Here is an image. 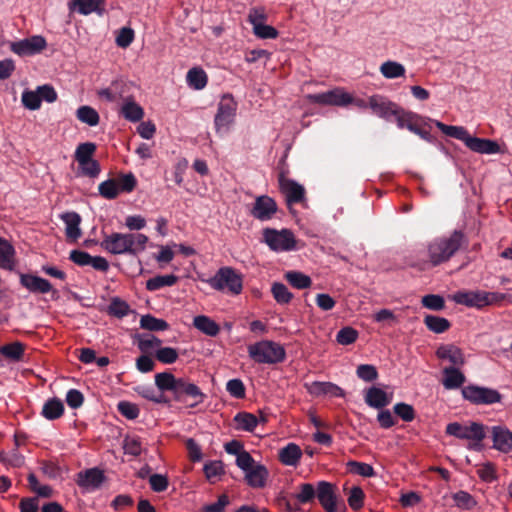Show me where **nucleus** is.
I'll return each mask as SVG.
<instances>
[{"mask_svg":"<svg viewBox=\"0 0 512 512\" xmlns=\"http://www.w3.org/2000/svg\"><path fill=\"white\" fill-rule=\"evenodd\" d=\"M468 245V238L462 230L434 238L427 245L428 262L439 266L448 262L460 249Z\"/></svg>","mask_w":512,"mask_h":512,"instance_id":"1","label":"nucleus"},{"mask_svg":"<svg viewBox=\"0 0 512 512\" xmlns=\"http://www.w3.org/2000/svg\"><path fill=\"white\" fill-rule=\"evenodd\" d=\"M149 238L142 233H118L106 235L102 247L114 255L129 254L136 256L146 249Z\"/></svg>","mask_w":512,"mask_h":512,"instance_id":"2","label":"nucleus"},{"mask_svg":"<svg viewBox=\"0 0 512 512\" xmlns=\"http://www.w3.org/2000/svg\"><path fill=\"white\" fill-rule=\"evenodd\" d=\"M486 426L479 422H470L469 425H463L458 422L449 423L446 426V434L454 436L461 440H470L468 448L480 451L482 441L486 437Z\"/></svg>","mask_w":512,"mask_h":512,"instance_id":"3","label":"nucleus"},{"mask_svg":"<svg viewBox=\"0 0 512 512\" xmlns=\"http://www.w3.org/2000/svg\"><path fill=\"white\" fill-rule=\"evenodd\" d=\"M249 356L257 363L277 364L285 360L284 347L270 340H263L248 347Z\"/></svg>","mask_w":512,"mask_h":512,"instance_id":"4","label":"nucleus"},{"mask_svg":"<svg viewBox=\"0 0 512 512\" xmlns=\"http://www.w3.org/2000/svg\"><path fill=\"white\" fill-rule=\"evenodd\" d=\"M137 185V179L131 172L119 174L116 178H110L101 182L98 186L99 194L108 200L117 198L120 193H131Z\"/></svg>","mask_w":512,"mask_h":512,"instance_id":"5","label":"nucleus"},{"mask_svg":"<svg viewBox=\"0 0 512 512\" xmlns=\"http://www.w3.org/2000/svg\"><path fill=\"white\" fill-rule=\"evenodd\" d=\"M206 282L211 288L217 291L227 290L234 295L240 294L243 288L241 275L231 267L220 268L216 274L206 280Z\"/></svg>","mask_w":512,"mask_h":512,"instance_id":"6","label":"nucleus"},{"mask_svg":"<svg viewBox=\"0 0 512 512\" xmlns=\"http://www.w3.org/2000/svg\"><path fill=\"white\" fill-rule=\"evenodd\" d=\"M464 400L473 405H493L502 401L503 395L496 389L469 384L461 390Z\"/></svg>","mask_w":512,"mask_h":512,"instance_id":"7","label":"nucleus"},{"mask_svg":"<svg viewBox=\"0 0 512 512\" xmlns=\"http://www.w3.org/2000/svg\"><path fill=\"white\" fill-rule=\"evenodd\" d=\"M263 239L268 247L275 252L296 250V239L293 232L289 229L280 231L273 228L263 230Z\"/></svg>","mask_w":512,"mask_h":512,"instance_id":"8","label":"nucleus"},{"mask_svg":"<svg viewBox=\"0 0 512 512\" xmlns=\"http://www.w3.org/2000/svg\"><path fill=\"white\" fill-rule=\"evenodd\" d=\"M236 110L237 103L233 97L231 95L223 96L214 118L215 130L218 134L223 135L229 131L235 120Z\"/></svg>","mask_w":512,"mask_h":512,"instance_id":"9","label":"nucleus"},{"mask_svg":"<svg viewBox=\"0 0 512 512\" xmlns=\"http://www.w3.org/2000/svg\"><path fill=\"white\" fill-rule=\"evenodd\" d=\"M205 397V394L197 385L188 382L184 378H178V384L174 392V399L176 401L187 402L188 399H191L188 406L194 408L198 404L202 403Z\"/></svg>","mask_w":512,"mask_h":512,"instance_id":"10","label":"nucleus"},{"mask_svg":"<svg viewBox=\"0 0 512 512\" xmlns=\"http://www.w3.org/2000/svg\"><path fill=\"white\" fill-rule=\"evenodd\" d=\"M307 99L310 103L320 105L346 106L352 102L350 94L341 89H334L323 93L308 94Z\"/></svg>","mask_w":512,"mask_h":512,"instance_id":"11","label":"nucleus"},{"mask_svg":"<svg viewBox=\"0 0 512 512\" xmlns=\"http://www.w3.org/2000/svg\"><path fill=\"white\" fill-rule=\"evenodd\" d=\"M47 46L44 37L35 35L20 41L12 42L10 49L19 56H32L40 53Z\"/></svg>","mask_w":512,"mask_h":512,"instance_id":"12","label":"nucleus"},{"mask_svg":"<svg viewBox=\"0 0 512 512\" xmlns=\"http://www.w3.org/2000/svg\"><path fill=\"white\" fill-rule=\"evenodd\" d=\"M277 211L278 206L276 201L268 195H261L256 197L250 209V215L263 222L271 220Z\"/></svg>","mask_w":512,"mask_h":512,"instance_id":"13","label":"nucleus"},{"mask_svg":"<svg viewBox=\"0 0 512 512\" xmlns=\"http://www.w3.org/2000/svg\"><path fill=\"white\" fill-rule=\"evenodd\" d=\"M316 498L326 512H339L336 486L334 484L327 481H319L317 483Z\"/></svg>","mask_w":512,"mask_h":512,"instance_id":"14","label":"nucleus"},{"mask_svg":"<svg viewBox=\"0 0 512 512\" xmlns=\"http://www.w3.org/2000/svg\"><path fill=\"white\" fill-rule=\"evenodd\" d=\"M20 284L29 292L34 294H57V290L53 289L52 284L42 277L30 273H20Z\"/></svg>","mask_w":512,"mask_h":512,"instance_id":"15","label":"nucleus"},{"mask_svg":"<svg viewBox=\"0 0 512 512\" xmlns=\"http://www.w3.org/2000/svg\"><path fill=\"white\" fill-rule=\"evenodd\" d=\"M368 106L375 115L387 121L391 120V117L394 116L397 108L399 107L398 104L381 95H373L369 97Z\"/></svg>","mask_w":512,"mask_h":512,"instance_id":"16","label":"nucleus"},{"mask_svg":"<svg viewBox=\"0 0 512 512\" xmlns=\"http://www.w3.org/2000/svg\"><path fill=\"white\" fill-rule=\"evenodd\" d=\"M279 187L285 195L288 205L301 203L305 199L304 187L292 179H287L281 175L279 177Z\"/></svg>","mask_w":512,"mask_h":512,"instance_id":"17","label":"nucleus"},{"mask_svg":"<svg viewBox=\"0 0 512 512\" xmlns=\"http://www.w3.org/2000/svg\"><path fill=\"white\" fill-rule=\"evenodd\" d=\"M487 429L491 433V439L493 442L492 448L502 453H509L512 451V432H510L507 427L497 425Z\"/></svg>","mask_w":512,"mask_h":512,"instance_id":"18","label":"nucleus"},{"mask_svg":"<svg viewBox=\"0 0 512 512\" xmlns=\"http://www.w3.org/2000/svg\"><path fill=\"white\" fill-rule=\"evenodd\" d=\"M105 481V475L99 468H90L77 474L76 483L86 489H97Z\"/></svg>","mask_w":512,"mask_h":512,"instance_id":"19","label":"nucleus"},{"mask_svg":"<svg viewBox=\"0 0 512 512\" xmlns=\"http://www.w3.org/2000/svg\"><path fill=\"white\" fill-rule=\"evenodd\" d=\"M484 291L481 290H461L456 292L452 299L455 303L467 307H475L481 309L484 307Z\"/></svg>","mask_w":512,"mask_h":512,"instance_id":"20","label":"nucleus"},{"mask_svg":"<svg viewBox=\"0 0 512 512\" xmlns=\"http://www.w3.org/2000/svg\"><path fill=\"white\" fill-rule=\"evenodd\" d=\"M308 392L316 397L322 395H330L332 397H345V391L338 385L332 382L314 381L310 384H305Z\"/></svg>","mask_w":512,"mask_h":512,"instance_id":"21","label":"nucleus"},{"mask_svg":"<svg viewBox=\"0 0 512 512\" xmlns=\"http://www.w3.org/2000/svg\"><path fill=\"white\" fill-rule=\"evenodd\" d=\"M364 400L369 407L382 409L391 403L392 395L381 388L372 386L365 390Z\"/></svg>","mask_w":512,"mask_h":512,"instance_id":"22","label":"nucleus"},{"mask_svg":"<svg viewBox=\"0 0 512 512\" xmlns=\"http://www.w3.org/2000/svg\"><path fill=\"white\" fill-rule=\"evenodd\" d=\"M268 477L269 472L267 468L259 463H257L253 468L245 472L246 483L250 487L255 489L265 487Z\"/></svg>","mask_w":512,"mask_h":512,"instance_id":"23","label":"nucleus"},{"mask_svg":"<svg viewBox=\"0 0 512 512\" xmlns=\"http://www.w3.org/2000/svg\"><path fill=\"white\" fill-rule=\"evenodd\" d=\"M436 356L441 360H448L453 366H462L465 363V358L462 350L453 345H441L436 350Z\"/></svg>","mask_w":512,"mask_h":512,"instance_id":"24","label":"nucleus"},{"mask_svg":"<svg viewBox=\"0 0 512 512\" xmlns=\"http://www.w3.org/2000/svg\"><path fill=\"white\" fill-rule=\"evenodd\" d=\"M465 145L472 151L481 154H495L500 150L499 144L490 139L469 136Z\"/></svg>","mask_w":512,"mask_h":512,"instance_id":"25","label":"nucleus"},{"mask_svg":"<svg viewBox=\"0 0 512 512\" xmlns=\"http://www.w3.org/2000/svg\"><path fill=\"white\" fill-rule=\"evenodd\" d=\"M104 0H70L68 7L70 11H77L82 15H89L93 12L101 14Z\"/></svg>","mask_w":512,"mask_h":512,"instance_id":"26","label":"nucleus"},{"mask_svg":"<svg viewBox=\"0 0 512 512\" xmlns=\"http://www.w3.org/2000/svg\"><path fill=\"white\" fill-rule=\"evenodd\" d=\"M61 219L64 221L66 228V237L72 241H76L82 235L80 229L81 217L76 212H67L61 215Z\"/></svg>","mask_w":512,"mask_h":512,"instance_id":"27","label":"nucleus"},{"mask_svg":"<svg viewBox=\"0 0 512 512\" xmlns=\"http://www.w3.org/2000/svg\"><path fill=\"white\" fill-rule=\"evenodd\" d=\"M442 384L447 390L460 388L466 381L465 375L456 367L450 366L443 369Z\"/></svg>","mask_w":512,"mask_h":512,"instance_id":"28","label":"nucleus"},{"mask_svg":"<svg viewBox=\"0 0 512 512\" xmlns=\"http://www.w3.org/2000/svg\"><path fill=\"white\" fill-rule=\"evenodd\" d=\"M15 248L4 238L0 237V268L8 271L15 269Z\"/></svg>","mask_w":512,"mask_h":512,"instance_id":"29","label":"nucleus"},{"mask_svg":"<svg viewBox=\"0 0 512 512\" xmlns=\"http://www.w3.org/2000/svg\"><path fill=\"white\" fill-rule=\"evenodd\" d=\"M301 456L302 451L295 443H289L279 451V460L287 466H296Z\"/></svg>","mask_w":512,"mask_h":512,"instance_id":"30","label":"nucleus"},{"mask_svg":"<svg viewBox=\"0 0 512 512\" xmlns=\"http://www.w3.org/2000/svg\"><path fill=\"white\" fill-rule=\"evenodd\" d=\"M64 414V404L59 398L48 399L43 407L41 415L47 420H56Z\"/></svg>","mask_w":512,"mask_h":512,"instance_id":"31","label":"nucleus"},{"mask_svg":"<svg viewBox=\"0 0 512 512\" xmlns=\"http://www.w3.org/2000/svg\"><path fill=\"white\" fill-rule=\"evenodd\" d=\"M193 325L202 333L214 337L220 332L219 325L208 316L199 315L194 317Z\"/></svg>","mask_w":512,"mask_h":512,"instance_id":"32","label":"nucleus"},{"mask_svg":"<svg viewBox=\"0 0 512 512\" xmlns=\"http://www.w3.org/2000/svg\"><path fill=\"white\" fill-rule=\"evenodd\" d=\"M18 443L16 442V448L11 451L5 452L0 451V462L7 468H20L25 463V457L17 450Z\"/></svg>","mask_w":512,"mask_h":512,"instance_id":"33","label":"nucleus"},{"mask_svg":"<svg viewBox=\"0 0 512 512\" xmlns=\"http://www.w3.org/2000/svg\"><path fill=\"white\" fill-rule=\"evenodd\" d=\"M234 422L236 423L237 430L253 432L259 420L252 413L239 412L235 415Z\"/></svg>","mask_w":512,"mask_h":512,"instance_id":"34","label":"nucleus"},{"mask_svg":"<svg viewBox=\"0 0 512 512\" xmlns=\"http://www.w3.org/2000/svg\"><path fill=\"white\" fill-rule=\"evenodd\" d=\"M24 351L25 345L18 341L0 347V354L14 362L22 360Z\"/></svg>","mask_w":512,"mask_h":512,"instance_id":"35","label":"nucleus"},{"mask_svg":"<svg viewBox=\"0 0 512 512\" xmlns=\"http://www.w3.org/2000/svg\"><path fill=\"white\" fill-rule=\"evenodd\" d=\"M436 127L445 135L461 140L464 143H466L468 137L470 136L469 132L466 128L462 126H452V125H446L440 121H435Z\"/></svg>","mask_w":512,"mask_h":512,"instance_id":"36","label":"nucleus"},{"mask_svg":"<svg viewBox=\"0 0 512 512\" xmlns=\"http://www.w3.org/2000/svg\"><path fill=\"white\" fill-rule=\"evenodd\" d=\"M125 86L124 81L115 80L107 88L98 91V95L101 98L106 99L109 102H114L119 98L123 97V87Z\"/></svg>","mask_w":512,"mask_h":512,"instance_id":"37","label":"nucleus"},{"mask_svg":"<svg viewBox=\"0 0 512 512\" xmlns=\"http://www.w3.org/2000/svg\"><path fill=\"white\" fill-rule=\"evenodd\" d=\"M284 278L296 289H306L312 285L311 278L299 271H288L285 273Z\"/></svg>","mask_w":512,"mask_h":512,"instance_id":"38","label":"nucleus"},{"mask_svg":"<svg viewBox=\"0 0 512 512\" xmlns=\"http://www.w3.org/2000/svg\"><path fill=\"white\" fill-rule=\"evenodd\" d=\"M423 322L430 331L436 334L444 333L451 326V323L446 318L430 314L424 317Z\"/></svg>","mask_w":512,"mask_h":512,"instance_id":"39","label":"nucleus"},{"mask_svg":"<svg viewBox=\"0 0 512 512\" xmlns=\"http://www.w3.org/2000/svg\"><path fill=\"white\" fill-rule=\"evenodd\" d=\"M380 72L387 79H395L404 77L406 69L401 63L389 60L381 64Z\"/></svg>","mask_w":512,"mask_h":512,"instance_id":"40","label":"nucleus"},{"mask_svg":"<svg viewBox=\"0 0 512 512\" xmlns=\"http://www.w3.org/2000/svg\"><path fill=\"white\" fill-rule=\"evenodd\" d=\"M178 384V378H176L172 373L162 372L155 375V385L161 391H171L175 392Z\"/></svg>","mask_w":512,"mask_h":512,"instance_id":"41","label":"nucleus"},{"mask_svg":"<svg viewBox=\"0 0 512 512\" xmlns=\"http://www.w3.org/2000/svg\"><path fill=\"white\" fill-rule=\"evenodd\" d=\"M140 327L148 331L157 332L167 330L169 324L163 319L156 318L151 314H146L140 318Z\"/></svg>","mask_w":512,"mask_h":512,"instance_id":"42","label":"nucleus"},{"mask_svg":"<svg viewBox=\"0 0 512 512\" xmlns=\"http://www.w3.org/2000/svg\"><path fill=\"white\" fill-rule=\"evenodd\" d=\"M123 117L131 122H138L144 116L143 108L133 100L126 101L121 108Z\"/></svg>","mask_w":512,"mask_h":512,"instance_id":"43","label":"nucleus"},{"mask_svg":"<svg viewBox=\"0 0 512 512\" xmlns=\"http://www.w3.org/2000/svg\"><path fill=\"white\" fill-rule=\"evenodd\" d=\"M177 281L178 277L173 274L158 275L147 280L146 289L149 291H156L165 286H173Z\"/></svg>","mask_w":512,"mask_h":512,"instance_id":"44","label":"nucleus"},{"mask_svg":"<svg viewBox=\"0 0 512 512\" xmlns=\"http://www.w3.org/2000/svg\"><path fill=\"white\" fill-rule=\"evenodd\" d=\"M97 146L93 142L80 143L74 153V158L78 164H84L87 160L93 159Z\"/></svg>","mask_w":512,"mask_h":512,"instance_id":"45","label":"nucleus"},{"mask_svg":"<svg viewBox=\"0 0 512 512\" xmlns=\"http://www.w3.org/2000/svg\"><path fill=\"white\" fill-rule=\"evenodd\" d=\"M76 117L82 123L89 126H96L99 123L100 117L98 112L90 106H81L76 111Z\"/></svg>","mask_w":512,"mask_h":512,"instance_id":"46","label":"nucleus"},{"mask_svg":"<svg viewBox=\"0 0 512 512\" xmlns=\"http://www.w3.org/2000/svg\"><path fill=\"white\" fill-rule=\"evenodd\" d=\"M317 496V487L311 483H302L298 486V493L295 498L300 504H308L314 502Z\"/></svg>","mask_w":512,"mask_h":512,"instance_id":"47","label":"nucleus"},{"mask_svg":"<svg viewBox=\"0 0 512 512\" xmlns=\"http://www.w3.org/2000/svg\"><path fill=\"white\" fill-rule=\"evenodd\" d=\"M393 117L400 129H408L409 125L412 124L413 119H422L421 115L412 111H407L400 106L397 108Z\"/></svg>","mask_w":512,"mask_h":512,"instance_id":"48","label":"nucleus"},{"mask_svg":"<svg viewBox=\"0 0 512 512\" xmlns=\"http://www.w3.org/2000/svg\"><path fill=\"white\" fill-rule=\"evenodd\" d=\"M207 80V75L201 68H192L187 73V82L194 89H203L207 84Z\"/></svg>","mask_w":512,"mask_h":512,"instance_id":"49","label":"nucleus"},{"mask_svg":"<svg viewBox=\"0 0 512 512\" xmlns=\"http://www.w3.org/2000/svg\"><path fill=\"white\" fill-rule=\"evenodd\" d=\"M271 293L278 304H288L292 298L293 294L288 290V288L280 282H275L272 284Z\"/></svg>","mask_w":512,"mask_h":512,"instance_id":"50","label":"nucleus"},{"mask_svg":"<svg viewBox=\"0 0 512 512\" xmlns=\"http://www.w3.org/2000/svg\"><path fill=\"white\" fill-rule=\"evenodd\" d=\"M347 467L351 473L356 475H360L363 477L375 476L374 468L370 464L364 462L351 460L347 463Z\"/></svg>","mask_w":512,"mask_h":512,"instance_id":"51","label":"nucleus"},{"mask_svg":"<svg viewBox=\"0 0 512 512\" xmlns=\"http://www.w3.org/2000/svg\"><path fill=\"white\" fill-rule=\"evenodd\" d=\"M456 506L463 510H470L476 506V501L471 494L466 491H458L452 496Z\"/></svg>","mask_w":512,"mask_h":512,"instance_id":"52","label":"nucleus"},{"mask_svg":"<svg viewBox=\"0 0 512 512\" xmlns=\"http://www.w3.org/2000/svg\"><path fill=\"white\" fill-rule=\"evenodd\" d=\"M421 303L423 307L433 311H441L445 308V300L438 294H427L423 296Z\"/></svg>","mask_w":512,"mask_h":512,"instance_id":"53","label":"nucleus"},{"mask_svg":"<svg viewBox=\"0 0 512 512\" xmlns=\"http://www.w3.org/2000/svg\"><path fill=\"white\" fill-rule=\"evenodd\" d=\"M394 413L405 422H411L415 419V410L412 405L400 402L393 407Z\"/></svg>","mask_w":512,"mask_h":512,"instance_id":"54","label":"nucleus"},{"mask_svg":"<svg viewBox=\"0 0 512 512\" xmlns=\"http://www.w3.org/2000/svg\"><path fill=\"white\" fill-rule=\"evenodd\" d=\"M162 340L154 335H138V348L143 353L149 352L155 347H160Z\"/></svg>","mask_w":512,"mask_h":512,"instance_id":"55","label":"nucleus"},{"mask_svg":"<svg viewBox=\"0 0 512 512\" xmlns=\"http://www.w3.org/2000/svg\"><path fill=\"white\" fill-rule=\"evenodd\" d=\"M156 359L164 364H173L177 361L179 354L175 348L160 347L156 351Z\"/></svg>","mask_w":512,"mask_h":512,"instance_id":"56","label":"nucleus"},{"mask_svg":"<svg viewBox=\"0 0 512 512\" xmlns=\"http://www.w3.org/2000/svg\"><path fill=\"white\" fill-rule=\"evenodd\" d=\"M356 375L365 382L375 381L379 374L375 366L370 364H361L356 369Z\"/></svg>","mask_w":512,"mask_h":512,"instance_id":"57","label":"nucleus"},{"mask_svg":"<svg viewBox=\"0 0 512 512\" xmlns=\"http://www.w3.org/2000/svg\"><path fill=\"white\" fill-rule=\"evenodd\" d=\"M119 413L129 420H134L139 416V407L129 401H120L117 405Z\"/></svg>","mask_w":512,"mask_h":512,"instance_id":"58","label":"nucleus"},{"mask_svg":"<svg viewBox=\"0 0 512 512\" xmlns=\"http://www.w3.org/2000/svg\"><path fill=\"white\" fill-rule=\"evenodd\" d=\"M80 172L83 176L96 178L101 172L100 163L95 159L87 160L84 164H78Z\"/></svg>","mask_w":512,"mask_h":512,"instance_id":"59","label":"nucleus"},{"mask_svg":"<svg viewBox=\"0 0 512 512\" xmlns=\"http://www.w3.org/2000/svg\"><path fill=\"white\" fill-rule=\"evenodd\" d=\"M358 338V332L352 327L340 329L336 335V340L341 345H350Z\"/></svg>","mask_w":512,"mask_h":512,"instance_id":"60","label":"nucleus"},{"mask_svg":"<svg viewBox=\"0 0 512 512\" xmlns=\"http://www.w3.org/2000/svg\"><path fill=\"white\" fill-rule=\"evenodd\" d=\"M129 311V305L119 298L112 299L109 305V314L118 318L128 315Z\"/></svg>","mask_w":512,"mask_h":512,"instance_id":"61","label":"nucleus"},{"mask_svg":"<svg viewBox=\"0 0 512 512\" xmlns=\"http://www.w3.org/2000/svg\"><path fill=\"white\" fill-rule=\"evenodd\" d=\"M364 497V492L359 486L352 487L348 497L349 506L353 510H359L363 507Z\"/></svg>","mask_w":512,"mask_h":512,"instance_id":"62","label":"nucleus"},{"mask_svg":"<svg viewBox=\"0 0 512 512\" xmlns=\"http://www.w3.org/2000/svg\"><path fill=\"white\" fill-rule=\"evenodd\" d=\"M226 390L228 393L237 399H243L245 397V386L242 380L240 379H231L226 384Z\"/></svg>","mask_w":512,"mask_h":512,"instance_id":"63","label":"nucleus"},{"mask_svg":"<svg viewBox=\"0 0 512 512\" xmlns=\"http://www.w3.org/2000/svg\"><path fill=\"white\" fill-rule=\"evenodd\" d=\"M22 103L30 110H37L41 106L40 96L37 91L26 90L22 93Z\"/></svg>","mask_w":512,"mask_h":512,"instance_id":"64","label":"nucleus"}]
</instances>
